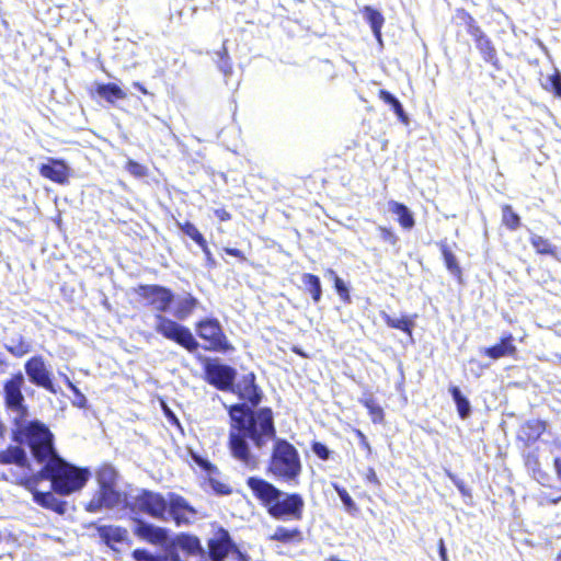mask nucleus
<instances>
[{
	"instance_id": "obj_1",
	"label": "nucleus",
	"mask_w": 561,
	"mask_h": 561,
	"mask_svg": "<svg viewBox=\"0 0 561 561\" xmlns=\"http://www.w3.org/2000/svg\"><path fill=\"white\" fill-rule=\"evenodd\" d=\"M228 413V447L233 459L247 469L255 470L262 456L266 455L267 443L274 440L267 471L289 485H297L302 471L300 455L293 444L276 437L272 409L253 411L245 403H237L229 407Z\"/></svg>"
},
{
	"instance_id": "obj_2",
	"label": "nucleus",
	"mask_w": 561,
	"mask_h": 561,
	"mask_svg": "<svg viewBox=\"0 0 561 561\" xmlns=\"http://www.w3.org/2000/svg\"><path fill=\"white\" fill-rule=\"evenodd\" d=\"M33 458L43 465V468L32 477L25 479L23 485L33 489L39 481L49 480L51 489L59 495H70L81 490L91 477L88 468H80L67 462L54 447L51 432L47 436L38 437L28 445Z\"/></svg>"
},
{
	"instance_id": "obj_3",
	"label": "nucleus",
	"mask_w": 561,
	"mask_h": 561,
	"mask_svg": "<svg viewBox=\"0 0 561 561\" xmlns=\"http://www.w3.org/2000/svg\"><path fill=\"white\" fill-rule=\"evenodd\" d=\"M136 293L146 300L154 314V331L164 339L170 340L190 353H195L199 348V342L192 331L180 322L164 316L174 301L173 291L162 285H139Z\"/></svg>"
},
{
	"instance_id": "obj_4",
	"label": "nucleus",
	"mask_w": 561,
	"mask_h": 561,
	"mask_svg": "<svg viewBox=\"0 0 561 561\" xmlns=\"http://www.w3.org/2000/svg\"><path fill=\"white\" fill-rule=\"evenodd\" d=\"M25 386V377L22 371H18L3 383V399L7 410L10 412L15 425L14 434L21 443L27 446L38 439L47 436L49 428L39 421H30V411L25 403V397L22 392Z\"/></svg>"
},
{
	"instance_id": "obj_5",
	"label": "nucleus",
	"mask_w": 561,
	"mask_h": 561,
	"mask_svg": "<svg viewBox=\"0 0 561 561\" xmlns=\"http://www.w3.org/2000/svg\"><path fill=\"white\" fill-rule=\"evenodd\" d=\"M247 485L273 518L283 522L301 519L305 501L299 493L284 492L259 477H250Z\"/></svg>"
},
{
	"instance_id": "obj_6",
	"label": "nucleus",
	"mask_w": 561,
	"mask_h": 561,
	"mask_svg": "<svg viewBox=\"0 0 561 561\" xmlns=\"http://www.w3.org/2000/svg\"><path fill=\"white\" fill-rule=\"evenodd\" d=\"M195 331L199 339L207 342V345L204 346L206 351L228 353L234 350L216 318L199 320L195 324Z\"/></svg>"
},
{
	"instance_id": "obj_7",
	"label": "nucleus",
	"mask_w": 561,
	"mask_h": 561,
	"mask_svg": "<svg viewBox=\"0 0 561 561\" xmlns=\"http://www.w3.org/2000/svg\"><path fill=\"white\" fill-rule=\"evenodd\" d=\"M128 506L158 520L168 522V501L160 493L144 489L133 497V503Z\"/></svg>"
},
{
	"instance_id": "obj_8",
	"label": "nucleus",
	"mask_w": 561,
	"mask_h": 561,
	"mask_svg": "<svg viewBox=\"0 0 561 561\" xmlns=\"http://www.w3.org/2000/svg\"><path fill=\"white\" fill-rule=\"evenodd\" d=\"M24 370L28 381L39 388L56 394L58 392L54 376L42 355H35L24 363Z\"/></svg>"
},
{
	"instance_id": "obj_9",
	"label": "nucleus",
	"mask_w": 561,
	"mask_h": 561,
	"mask_svg": "<svg viewBox=\"0 0 561 561\" xmlns=\"http://www.w3.org/2000/svg\"><path fill=\"white\" fill-rule=\"evenodd\" d=\"M204 373L206 381L222 391H231L237 377V370L220 363L218 359H205Z\"/></svg>"
},
{
	"instance_id": "obj_10",
	"label": "nucleus",
	"mask_w": 561,
	"mask_h": 561,
	"mask_svg": "<svg viewBox=\"0 0 561 561\" xmlns=\"http://www.w3.org/2000/svg\"><path fill=\"white\" fill-rule=\"evenodd\" d=\"M122 502V494L115 488L99 486L84 508L89 513H99L103 510H112Z\"/></svg>"
},
{
	"instance_id": "obj_11",
	"label": "nucleus",
	"mask_w": 561,
	"mask_h": 561,
	"mask_svg": "<svg viewBox=\"0 0 561 561\" xmlns=\"http://www.w3.org/2000/svg\"><path fill=\"white\" fill-rule=\"evenodd\" d=\"M231 392L236 393L240 399L248 401L251 407L245 405L253 411H255L254 408L259 405L262 399V391L255 383V375L253 373L243 375L238 382L234 381Z\"/></svg>"
},
{
	"instance_id": "obj_12",
	"label": "nucleus",
	"mask_w": 561,
	"mask_h": 561,
	"mask_svg": "<svg viewBox=\"0 0 561 561\" xmlns=\"http://www.w3.org/2000/svg\"><path fill=\"white\" fill-rule=\"evenodd\" d=\"M134 523L135 527L133 531L139 539L160 546L168 542L170 538L169 529L156 526L140 518H135Z\"/></svg>"
},
{
	"instance_id": "obj_13",
	"label": "nucleus",
	"mask_w": 561,
	"mask_h": 561,
	"mask_svg": "<svg viewBox=\"0 0 561 561\" xmlns=\"http://www.w3.org/2000/svg\"><path fill=\"white\" fill-rule=\"evenodd\" d=\"M233 548H236V543L225 528H219L208 540V556L211 561H224Z\"/></svg>"
},
{
	"instance_id": "obj_14",
	"label": "nucleus",
	"mask_w": 561,
	"mask_h": 561,
	"mask_svg": "<svg viewBox=\"0 0 561 561\" xmlns=\"http://www.w3.org/2000/svg\"><path fill=\"white\" fill-rule=\"evenodd\" d=\"M514 341L515 339L512 333H504L499 343L490 347H484L480 352L493 360H497L502 357H514L517 353Z\"/></svg>"
},
{
	"instance_id": "obj_15",
	"label": "nucleus",
	"mask_w": 561,
	"mask_h": 561,
	"mask_svg": "<svg viewBox=\"0 0 561 561\" xmlns=\"http://www.w3.org/2000/svg\"><path fill=\"white\" fill-rule=\"evenodd\" d=\"M172 305H174L172 310L173 320L179 322L188 319L195 309L201 306V302L192 294L184 293L179 296L174 295V301Z\"/></svg>"
},
{
	"instance_id": "obj_16",
	"label": "nucleus",
	"mask_w": 561,
	"mask_h": 561,
	"mask_svg": "<svg viewBox=\"0 0 561 561\" xmlns=\"http://www.w3.org/2000/svg\"><path fill=\"white\" fill-rule=\"evenodd\" d=\"M42 176L51 180L58 184H65L68 182L70 174L69 167L61 160L49 159L47 163H43L39 168Z\"/></svg>"
},
{
	"instance_id": "obj_17",
	"label": "nucleus",
	"mask_w": 561,
	"mask_h": 561,
	"mask_svg": "<svg viewBox=\"0 0 561 561\" xmlns=\"http://www.w3.org/2000/svg\"><path fill=\"white\" fill-rule=\"evenodd\" d=\"M185 513L194 515L196 511L180 495H172L170 502H168V518L171 517L178 526L188 523V518Z\"/></svg>"
},
{
	"instance_id": "obj_18",
	"label": "nucleus",
	"mask_w": 561,
	"mask_h": 561,
	"mask_svg": "<svg viewBox=\"0 0 561 561\" xmlns=\"http://www.w3.org/2000/svg\"><path fill=\"white\" fill-rule=\"evenodd\" d=\"M473 41L483 60L491 64L496 70H500L497 53L490 37L482 31L473 37Z\"/></svg>"
},
{
	"instance_id": "obj_19",
	"label": "nucleus",
	"mask_w": 561,
	"mask_h": 561,
	"mask_svg": "<svg viewBox=\"0 0 561 561\" xmlns=\"http://www.w3.org/2000/svg\"><path fill=\"white\" fill-rule=\"evenodd\" d=\"M37 485H34L33 489H27L33 494V500L38 505L51 510L58 514H65L67 511V503L62 500L56 497L51 492H42L36 489Z\"/></svg>"
},
{
	"instance_id": "obj_20",
	"label": "nucleus",
	"mask_w": 561,
	"mask_h": 561,
	"mask_svg": "<svg viewBox=\"0 0 561 561\" xmlns=\"http://www.w3.org/2000/svg\"><path fill=\"white\" fill-rule=\"evenodd\" d=\"M96 531L102 541L108 547H112L113 543H123L128 538L127 529L119 526L100 525L96 526Z\"/></svg>"
},
{
	"instance_id": "obj_21",
	"label": "nucleus",
	"mask_w": 561,
	"mask_h": 561,
	"mask_svg": "<svg viewBox=\"0 0 561 561\" xmlns=\"http://www.w3.org/2000/svg\"><path fill=\"white\" fill-rule=\"evenodd\" d=\"M524 460L525 467L531 477L542 486H548L551 478L546 471L541 469L538 454L535 451H529L525 455Z\"/></svg>"
},
{
	"instance_id": "obj_22",
	"label": "nucleus",
	"mask_w": 561,
	"mask_h": 561,
	"mask_svg": "<svg viewBox=\"0 0 561 561\" xmlns=\"http://www.w3.org/2000/svg\"><path fill=\"white\" fill-rule=\"evenodd\" d=\"M4 348L14 357L21 358L32 351V343L22 334H14L5 339Z\"/></svg>"
},
{
	"instance_id": "obj_23",
	"label": "nucleus",
	"mask_w": 561,
	"mask_h": 561,
	"mask_svg": "<svg viewBox=\"0 0 561 561\" xmlns=\"http://www.w3.org/2000/svg\"><path fill=\"white\" fill-rule=\"evenodd\" d=\"M388 210L397 216V220L403 229L410 230L414 227L415 220L413 213L404 204L390 201L388 203Z\"/></svg>"
},
{
	"instance_id": "obj_24",
	"label": "nucleus",
	"mask_w": 561,
	"mask_h": 561,
	"mask_svg": "<svg viewBox=\"0 0 561 561\" xmlns=\"http://www.w3.org/2000/svg\"><path fill=\"white\" fill-rule=\"evenodd\" d=\"M547 425V422L541 420H528L522 427L523 438L527 444L537 442L546 433Z\"/></svg>"
},
{
	"instance_id": "obj_25",
	"label": "nucleus",
	"mask_w": 561,
	"mask_h": 561,
	"mask_svg": "<svg viewBox=\"0 0 561 561\" xmlns=\"http://www.w3.org/2000/svg\"><path fill=\"white\" fill-rule=\"evenodd\" d=\"M175 545L192 556H204L206 553L201 540L196 536L190 534L179 535L175 539Z\"/></svg>"
},
{
	"instance_id": "obj_26",
	"label": "nucleus",
	"mask_w": 561,
	"mask_h": 561,
	"mask_svg": "<svg viewBox=\"0 0 561 561\" xmlns=\"http://www.w3.org/2000/svg\"><path fill=\"white\" fill-rule=\"evenodd\" d=\"M448 391L456 404L460 419L466 420L471 415V403L466 396L462 394L458 386H449Z\"/></svg>"
},
{
	"instance_id": "obj_27",
	"label": "nucleus",
	"mask_w": 561,
	"mask_h": 561,
	"mask_svg": "<svg viewBox=\"0 0 561 561\" xmlns=\"http://www.w3.org/2000/svg\"><path fill=\"white\" fill-rule=\"evenodd\" d=\"M26 462V453L20 446H10L8 449L0 451V463H15L24 467Z\"/></svg>"
},
{
	"instance_id": "obj_28",
	"label": "nucleus",
	"mask_w": 561,
	"mask_h": 561,
	"mask_svg": "<svg viewBox=\"0 0 561 561\" xmlns=\"http://www.w3.org/2000/svg\"><path fill=\"white\" fill-rule=\"evenodd\" d=\"M379 99L391 106L392 111L394 112V114L397 115V117L400 122H402L403 124L409 123V117L403 108V105L398 100L397 96H394L392 93H390L387 90H380Z\"/></svg>"
},
{
	"instance_id": "obj_29",
	"label": "nucleus",
	"mask_w": 561,
	"mask_h": 561,
	"mask_svg": "<svg viewBox=\"0 0 561 561\" xmlns=\"http://www.w3.org/2000/svg\"><path fill=\"white\" fill-rule=\"evenodd\" d=\"M455 20L457 24L465 26L467 33L471 35L472 38L482 32L481 27L478 25L472 15L463 9H458L456 11Z\"/></svg>"
},
{
	"instance_id": "obj_30",
	"label": "nucleus",
	"mask_w": 561,
	"mask_h": 561,
	"mask_svg": "<svg viewBox=\"0 0 561 561\" xmlns=\"http://www.w3.org/2000/svg\"><path fill=\"white\" fill-rule=\"evenodd\" d=\"M302 284L311 295L314 304H318L322 298V285L319 276L311 273H305L301 277Z\"/></svg>"
},
{
	"instance_id": "obj_31",
	"label": "nucleus",
	"mask_w": 561,
	"mask_h": 561,
	"mask_svg": "<svg viewBox=\"0 0 561 561\" xmlns=\"http://www.w3.org/2000/svg\"><path fill=\"white\" fill-rule=\"evenodd\" d=\"M96 93L111 103L125 98L123 90L115 83L99 84Z\"/></svg>"
},
{
	"instance_id": "obj_32",
	"label": "nucleus",
	"mask_w": 561,
	"mask_h": 561,
	"mask_svg": "<svg viewBox=\"0 0 561 561\" xmlns=\"http://www.w3.org/2000/svg\"><path fill=\"white\" fill-rule=\"evenodd\" d=\"M383 320L389 328L398 329L412 337L414 321L408 317L394 318L387 313L383 314Z\"/></svg>"
},
{
	"instance_id": "obj_33",
	"label": "nucleus",
	"mask_w": 561,
	"mask_h": 561,
	"mask_svg": "<svg viewBox=\"0 0 561 561\" xmlns=\"http://www.w3.org/2000/svg\"><path fill=\"white\" fill-rule=\"evenodd\" d=\"M439 248H440V252H442L446 268L450 272V274L460 278L461 268H460L457 257L455 256L453 251L449 249V247L446 243H440Z\"/></svg>"
},
{
	"instance_id": "obj_34",
	"label": "nucleus",
	"mask_w": 561,
	"mask_h": 561,
	"mask_svg": "<svg viewBox=\"0 0 561 561\" xmlns=\"http://www.w3.org/2000/svg\"><path fill=\"white\" fill-rule=\"evenodd\" d=\"M365 18L370 24L374 35L379 39L381 36V27L383 24V16L381 13L371 7H366L364 11Z\"/></svg>"
},
{
	"instance_id": "obj_35",
	"label": "nucleus",
	"mask_w": 561,
	"mask_h": 561,
	"mask_svg": "<svg viewBox=\"0 0 561 561\" xmlns=\"http://www.w3.org/2000/svg\"><path fill=\"white\" fill-rule=\"evenodd\" d=\"M541 85L546 91L552 92L556 98L561 99V72L558 69H554L553 73L547 75Z\"/></svg>"
},
{
	"instance_id": "obj_36",
	"label": "nucleus",
	"mask_w": 561,
	"mask_h": 561,
	"mask_svg": "<svg viewBox=\"0 0 561 561\" xmlns=\"http://www.w3.org/2000/svg\"><path fill=\"white\" fill-rule=\"evenodd\" d=\"M116 478L117 472L110 465H104L96 473L99 486L115 488Z\"/></svg>"
},
{
	"instance_id": "obj_37",
	"label": "nucleus",
	"mask_w": 561,
	"mask_h": 561,
	"mask_svg": "<svg viewBox=\"0 0 561 561\" xmlns=\"http://www.w3.org/2000/svg\"><path fill=\"white\" fill-rule=\"evenodd\" d=\"M530 243L539 254L556 255L557 253V247L541 236L533 233L530 236Z\"/></svg>"
},
{
	"instance_id": "obj_38",
	"label": "nucleus",
	"mask_w": 561,
	"mask_h": 561,
	"mask_svg": "<svg viewBox=\"0 0 561 561\" xmlns=\"http://www.w3.org/2000/svg\"><path fill=\"white\" fill-rule=\"evenodd\" d=\"M502 222L511 231L520 227V217L513 210L511 205L502 206Z\"/></svg>"
},
{
	"instance_id": "obj_39",
	"label": "nucleus",
	"mask_w": 561,
	"mask_h": 561,
	"mask_svg": "<svg viewBox=\"0 0 561 561\" xmlns=\"http://www.w3.org/2000/svg\"><path fill=\"white\" fill-rule=\"evenodd\" d=\"M328 275L333 279L334 288L336 290V294L346 304L351 302V295L348 286L345 284V282L333 271L328 270Z\"/></svg>"
},
{
	"instance_id": "obj_40",
	"label": "nucleus",
	"mask_w": 561,
	"mask_h": 561,
	"mask_svg": "<svg viewBox=\"0 0 561 561\" xmlns=\"http://www.w3.org/2000/svg\"><path fill=\"white\" fill-rule=\"evenodd\" d=\"M224 44H226V42ZM215 55L217 57L216 62L218 69L225 77L230 76L232 73V65L226 46L222 45L221 49L216 51Z\"/></svg>"
},
{
	"instance_id": "obj_41",
	"label": "nucleus",
	"mask_w": 561,
	"mask_h": 561,
	"mask_svg": "<svg viewBox=\"0 0 561 561\" xmlns=\"http://www.w3.org/2000/svg\"><path fill=\"white\" fill-rule=\"evenodd\" d=\"M332 486H333L334 491L337 493L345 511L350 514L357 512L358 508L356 506V503L354 502L352 496L348 494L346 489H344L343 486H341L337 483H332Z\"/></svg>"
},
{
	"instance_id": "obj_42",
	"label": "nucleus",
	"mask_w": 561,
	"mask_h": 561,
	"mask_svg": "<svg viewBox=\"0 0 561 561\" xmlns=\"http://www.w3.org/2000/svg\"><path fill=\"white\" fill-rule=\"evenodd\" d=\"M299 536H300V531L297 528L288 529L283 526H278L275 529L274 534L271 536V539L275 540V541H280V542L287 543V542L293 541L294 539H296Z\"/></svg>"
},
{
	"instance_id": "obj_43",
	"label": "nucleus",
	"mask_w": 561,
	"mask_h": 561,
	"mask_svg": "<svg viewBox=\"0 0 561 561\" xmlns=\"http://www.w3.org/2000/svg\"><path fill=\"white\" fill-rule=\"evenodd\" d=\"M131 557L135 561H168V556L165 554H154L147 549H135L131 552Z\"/></svg>"
},
{
	"instance_id": "obj_44",
	"label": "nucleus",
	"mask_w": 561,
	"mask_h": 561,
	"mask_svg": "<svg viewBox=\"0 0 561 561\" xmlns=\"http://www.w3.org/2000/svg\"><path fill=\"white\" fill-rule=\"evenodd\" d=\"M181 230L183 231V233H185L187 237L194 240L199 247L204 245V243L207 242L204 236L197 229V227L191 221H186L183 225H181Z\"/></svg>"
},
{
	"instance_id": "obj_45",
	"label": "nucleus",
	"mask_w": 561,
	"mask_h": 561,
	"mask_svg": "<svg viewBox=\"0 0 561 561\" xmlns=\"http://www.w3.org/2000/svg\"><path fill=\"white\" fill-rule=\"evenodd\" d=\"M364 405L368 409L374 423H381L383 421V411L379 405L374 403L371 400H366Z\"/></svg>"
},
{
	"instance_id": "obj_46",
	"label": "nucleus",
	"mask_w": 561,
	"mask_h": 561,
	"mask_svg": "<svg viewBox=\"0 0 561 561\" xmlns=\"http://www.w3.org/2000/svg\"><path fill=\"white\" fill-rule=\"evenodd\" d=\"M311 450L321 460H328L331 456V450L321 442H313Z\"/></svg>"
},
{
	"instance_id": "obj_47",
	"label": "nucleus",
	"mask_w": 561,
	"mask_h": 561,
	"mask_svg": "<svg viewBox=\"0 0 561 561\" xmlns=\"http://www.w3.org/2000/svg\"><path fill=\"white\" fill-rule=\"evenodd\" d=\"M378 231L380 239L391 245H394L399 241L398 236L389 228L378 226Z\"/></svg>"
},
{
	"instance_id": "obj_48",
	"label": "nucleus",
	"mask_w": 561,
	"mask_h": 561,
	"mask_svg": "<svg viewBox=\"0 0 561 561\" xmlns=\"http://www.w3.org/2000/svg\"><path fill=\"white\" fill-rule=\"evenodd\" d=\"M67 385L75 394L73 404L79 408H84L87 404V398L84 394L68 379L66 378Z\"/></svg>"
},
{
	"instance_id": "obj_49",
	"label": "nucleus",
	"mask_w": 561,
	"mask_h": 561,
	"mask_svg": "<svg viewBox=\"0 0 561 561\" xmlns=\"http://www.w3.org/2000/svg\"><path fill=\"white\" fill-rule=\"evenodd\" d=\"M545 444L549 446V453L552 456V460L554 461L556 457L561 458V437L556 436L552 440H543Z\"/></svg>"
},
{
	"instance_id": "obj_50",
	"label": "nucleus",
	"mask_w": 561,
	"mask_h": 561,
	"mask_svg": "<svg viewBox=\"0 0 561 561\" xmlns=\"http://www.w3.org/2000/svg\"><path fill=\"white\" fill-rule=\"evenodd\" d=\"M210 485H211V489L218 494L226 495V494L231 493V490L228 485L220 483L218 481L210 480Z\"/></svg>"
},
{
	"instance_id": "obj_51",
	"label": "nucleus",
	"mask_w": 561,
	"mask_h": 561,
	"mask_svg": "<svg viewBox=\"0 0 561 561\" xmlns=\"http://www.w3.org/2000/svg\"><path fill=\"white\" fill-rule=\"evenodd\" d=\"M201 249L202 251L204 252L205 254V260H206V265L209 267V268H213L216 266V260L214 259L211 252H210V249L208 248L207 245V242L204 243V245H201Z\"/></svg>"
},
{
	"instance_id": "obj_52",
	"label": "nucleus",
	"mask_w": 561,
	"mask_h": 561,
	"mask_svg": "<svg viewBox=\"0 0 561 561\" xmlns=\"http://www.w3.org/2000/svg\"><path fill=\"white\" fill-rule=\"evenodd\" d=\"M356 435L357 437L359 438V445L367 450L368 454L371 453V447L368 443V439L366 437V435L362 432V431H356Z\"/></svg>"
},
{
	"instance_id": "obj_53",
	"label": "nucleus",
	"mask_w": 561,
	"mask_h": 561,
	"mask_svg": "<svg viewBox=\"0 0 561 561\" xmlns=\"http://www.w3.org/2000/svg\"><path fill=\"white\" fill-rule=\"evenodd\" d=\"M539 499H540L541 504H543V503L558 504L561 501V494L552 497V496L546 494L545 492H542L539 495Z\"/></svg>"
},
{
	"instance_id": "obj_54",
	"label": "nucleus",
	"mask_w": 561,
	"mask_h": 561,
	"mask_svg": "<svg viewBox=\"0 0 561 561\" xmlns=\"http://www.w3.org/2000/svg\"><path fill=\"white\" fill-rule=\"evenodd\" d=\"M129 171L139 176L144 175V167L134 161L129 162Z\"/></svg>"
},
{
	"instance_id": "obj_55",
	"label": "nucleus",
	"mask_w": 561,
	"mask_h": 561,
	"mask_svg": "<svg viewBox=\"0 0 561 561\" xmlns=\"http://www.w3.org/2000/svg\"><path fill=\"white\" fill-rule=\"evenodd\" d=\"M215 216L220 220V221H228L230 220L231 218V215L224 208H219V209H216L215 210Z\"/></svg>"
},
{
	"instance_id": "obj_56",
	"label": "nucleus",
	"mask_w": 561,
	"mask_h": 561,
	"mask_svg": "<svg viewBox=\"0 0 561 561\" xmlns=\"http://www.w3.org/2000/svg\"><path fill=\"white\" fill-rule=\"evenodd\" d=\"M231 552L236 554V559L238 561H250V557L247 553L242 552L237 546L236 548L232 549Z\"/></svg>"
},
{
	"instance_id": "obj_57",
	"label": "nucleus",
	"mask_w": 561,
	"mask_h": 561,
	"mask_svg": "<svg viewBox=\"0 0 561 561\" xmlns=\"http://www.w3.org/2000/svg\"><path fill=\"white\" fill-rule=\"evenodd\" d=\"M438 553H439V557H440L442 561H448L447 549L445 547V543H444L443 539H440L439 543H438Z\"/></svg>"
},
{
	"instance_id": "obj_58",
	"label": "nucleus",
	"mask_w": 561,
	"mask_h": 561,
	"mask_svg": "<svg viewBox=\"0 0 561 561\" xmlns=\"http://www.w3.org/2000/svg\"><path fill=\"white\" fill-rule=\"evenodd\" d=\"M168 561H183L175 549L171 548L167 551Z\"/></svg>"
},
{
	"instance_id": "obj_59",
	"label": "nucleus",
	"mask_w": 561,
	"mask_h": 561,
	"mask_svg": "<svg viewBox=\"0 0 561 561\" xmlns=\"http://www.w3.org/2000/svg\"><path fill=\"white\" fill-rule=\"evenodd\" d=\"M225 251L229 255H232V256H236V257H240V259H244L242 252L239 249L227 248Z\"/></svg>"
},
{
	"instance_id": "obj_60",
	"label": "nucleus",
	"mask_w": 561,
	"mask_h": 561,
	"mask_svg": "<svg viewBox=\"0 0 561 561\" xmlns=\"http://www.w3.org/2000/svg\"><path fill=\"white\" fill-rule=\"evenodd\" d=\"M367 479L369 482H374V483H378V478L376 476V472L374 471V469H369V472L367 474Z\"/></svg>"
},
{
	"instance_id": "obj_61",
	"label": "nucleus",
	"mask_w": 561,
	"mask_h": 561,
	"mask_svg": "<svg viewBox=\"0 0 561 561\" xmlns=\"http://www.w3.org/2000/svg\"><path fill=\"white\" fill-rule=\"evenodd\" d=\"M134 87L137 88L141 93L147 94V90L139 82H135Z\"/></svg>"
},
{
	"instance_id": "obj_62",
	"label": "nucleus",
	"mask_w": 561,
	"mask_h": 561,
	"mask_svg": "<svg viewBox=\"0 0 561 561\" xmlns=\"http://www.w3.org/2000/svg\"><path fill=\"white\" fill-rule=\"evenodd\" d=\"M0 366H8V362L1 352H0Z\"/></svg>"
},
{
	"instance_id": "obj_63",
	"label": "nucleus",
	"mask_w": 561,
	"mask_h": 561,
	"mask_svg": "<svg viewBox=\"0 0 561 561\" xmlns=\"http://www.w3.org/2000/svg\"><path fill=\"white\" fill-rule=\"evenodd\" d=\"M557 561H561V553L558 556Z\"/></svg>"
},
{
	"instance_id": "obj_64",
	"label": "nucleus",
	"mask_w": 561,
	"mask_h": 561,
	"mask_svg": "<svg viewBox=\"0 0 561 561\" xmlns=\"http://www.w3.org/2000/svg\"><path fill=\"white\" fill-rule=\"evenodd\" d=\"M557 356H558V358H559V359H560V362H561V355H557Z\"/></svg>"
}]
</instances>
